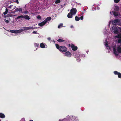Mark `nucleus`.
<instances>
[{
	"label": "nucleus",
	"mask_w": 121,
	"mask_h": 121,
	"mask_svg": "<svg viewBox=\"0 0 121 121\" xmlns=\"http://www.w3.org/2000/svg\"><path fill=\"white\" fill-rule=\"evenodd\" d=\"M59 50L61 52H65L67 51V49L65 46H61L59 48Z\"/></svg>",
	"instance_id": "7ed1b4c3"
},
{
	"label": "nucleus",
	"mask_w": 121,
	"mask_h": 121,
	"mask_svg": "<svg viewBox=\"0 0 121 121\" xmlns=\"http://www.w3.org/2000/svg\"><path fill=\"white\" fill-rule=\"evenodd\" d=\"M23 18V16L22 15H21L20 16H18V17H17V18H15V20H17V19H18L20 18Z\"/></svg>",
	"instance_id": "2eb2a0df"
},
{
	"label": "nucleus",
	"mask_w": 121,
	"mask_h": 121,
	"mask_svg": "<svg viewBox=\"0 0 121 121\" xmlns=\"http://www.w3.org/2000/svg\"><path fill=\"white\" fill-rule=\"evenodd\" d=\"M119 7L117 6H116L114 8V10L115 11H117L119 10Z\"/></svg>",
	"instance_id": "dca6fc26"
},
{
	"label": "nucleus",
	"mask_w": 121,
	"mask_h": 121,
	"mask_svg": "<svg viewBox=\"0 0 121 121\" xmlns=\"http://www.w3.org/2000/svg\"><path fill=\"white\" fill-rule=\"evenodd\" d=\"M33 33L34 34H35L36 33V32L35 31H34L33 32Z\"/></svg>",
	"instance_id": "e433bc0d"
},
{
	"label": "nucleus",
	"mask_w": 121,
	"mask_h": 121,
	"mask_svg": "<svg viewBox=\"0 0 121 121\" xmlns=\"http://www.w3.org/2000/svg\"><path fill=\"white\" fill-rule=\"evenodd\" d=\"M6 22L7 23H8V22H9V21L8 20H6Z\"/></svg>",
	"instance_id": "ea45409f"
},
{
	"label": "nucleus",
	"mask_w": 121,
	"mask_h": 121,
	"mask_svg": "<svg viewBox=\"0 0 121 121\" xmlns=\"http://www.w3.org/2000/svg\"><path fill=\"white\" fill-rule=\"evenodd\" d=\"M8 9H7V8H6L5 9V12H4L3 13V14L4 15L8 13Z\"/></svg>",
	"instance_id": "412c9836"
},
{
	"label": "nucleus",
	"mask_w": 121,
	"mask_h": 121,
	"mask_svg": "<svg viewBox=\"0 0 121 121\" xmlns=\"http://www.w3.org/2000/svg\"><path fill=\"white\" fill-rule=\"evenodd\" d=\"M48 40H51V38H50V37H49V38H48Z\"/></svg>",
	"instance_id": "4c0bfd02"
},
{
	"label": "nucleus",
	"mask_w": 121,
	"mask_h": 121,
	"mask_svg": "<svg viewBox=\"0 0 121 121\" xmlns=\"http://www.w3.org/2000/svg\"><path fill=\"white\" fill-rule=\"evenodd\" d=\"M117 51L119 53L121 52V43L120 46L119 45H115L113 48V51L114 53L116 55H118Z\"/></svg>",
	"instance_id": "f257e3e1"
},
{
	"label": "nucleus",
	"mask_w": 121,
	"mask_h": 121,
	"mask_svg": "<svg viewBox=\"0 0 121 121\" xmlns=\"http://www.w3.org/2000/svg\"><path fill=\"white\" fill-rule=\"evenodd\" d=\"M112 13L115 16H118V13L117 12L115 11H113Z\"/></svg>",
	"instance_id": "f3484780"
},
{
	"label": "nucleus",
	"mask_w": 121,
	"mask_h": 121,
	"mask_svg": "<svg viewBox=\"0 0 121 121\" xmlns=\"http://www.w3.org/2000/svg\"><path fill=\"white\" fill-rule=\"evenodd\" d=\"M60 0H56L55 2V3L57 4L60 3Z\"/></svg>",
	"instance_id": "b1692460"
},
{
	"label": "nucleus",
	"mask_w": 121,
	"mask_h": 121,
	"mask_svg": "<svg viewBox=\"0 0 121 121\" xmlns=\"http://www.w3.org/2000/svg\"><path fill=\"white\" fill-rule=\"evenodd\" d=\"M51 19V17H49L46 18L44 21L46 23L48 21L50 20Z\"/></svg>",
	"instance_id": "ddd939ff"
},
{
	"label": "nucleus",
	"mask_w": 121,
	"mask_h": 121,
	"mask_svg": "<svg viewBox=\"0 0 121 121\" xmlns=\"http://www.w3.org/2000/svg\"><path fill=\"white\" fill-rule=\"evenodd\" d=\"M114 32L115 34H118L119 33L118 31H114Z\"/></svg>",
	"instance_id": "7c9ffc66"
},
{
	"label": "nucleus",
	"mask_w": 121,
	"mask_h": 121,
	"mask_svg": "<svg viewBox=\"0 0 121 121\" xmlns=\"http://www.w3.org/2000/svg\"><path fill=\"white\" fill-rule=\"evenodd\" d=\"M71 47L72 48V49L74 51L76 50L77 49V48L76 46H75L74 45L72 44L71 45Z\"/></svg>",
	"instance_id": "f8f14e48"
},
{
	"label": "nucleus",
	"mask_w": 121,
	"mask_h": 121,
	"mask_svg": "<svg viewBox=\"0 0 121 121\" xmlns=\"http://www.w3.org/2000/svg\"><path fill=\"white\" fill-rule=\"evenodd\" d=\"M119 22V19H116L112 21V23L113 25H116V23Z\"/></svg>",
	"instance_id": "0eeeda50"
},
{
	"label": "nucleus",
	"mask_w": 121,
	"mask_h": 121,
	"mask_svg": "<svg viewBox=\"0 0 121 121\" xmlns=\"http://www.w3.org/2000/svg\"><path fill=\"white\" fill-rule=\"evenodd\" d=\"M69 46H70V44H69Z\"/></svg>",
	"instance_id": "37998d69"
},
{
	"label": "nucleus",
	"mask_w": 121,
	"mask_h": 121,
	"mask_svg": "<svg viewBox=\"0 0 121 121\" xmlns=\"http://www.w3.org/2000/svg\"><path fill=\"white\" fill-rule=\"evenodd\" d=\"M118 73H118L117 71H115L114 72V73L115 74H118Z\"/></svg>",
	"instance_id": "72a5a7b5"
},
{
	"label": "nucleus",
	"mask_w": 121,
	"mask_h": 121,
	"mask_svg": "<svg viewBox=\"0 0 121 121\" xmlns=\"http://www.w3.org/2000/svg\"><path fill=\"white\" fill-rule=\"evenodd\" d=\"M22 31H8L9 33H18L21 32Z\"/></svg>",
	"instance_id": "6e6552de"
},
{
	"label": "nucleus",
	"mask_w": 121,
	"mask_h": 121,
	"mask_svg": "<svg viewBox=\"0 0 121 121\" xmlns=\"http://www.w3.org/2000/svg\"><path fill=\"white\" fill-rule=\"evenodd\" d=\"M56 48L57 49H59V48H60V47L59 45H58V44H56Z\"/></svg>",
	"instance_id": "bb28decb"
},
{
	"label": "nucleus",
	"mask_w": 121,
	"mask_h": 121,
	"mask_svg": "<svg viewBox=\"0 0 121 121\" xmlns=\"http://www.w3.org/2000/svg\"><path fill=\"white\" fill-rule=\"evenodd\" d=\"M57 41L59 42H63L64 41V40L62 39H58L57 40Z\"/></svg>",
	"instance_id": "4be33fe9"
},
{
	"label": "nucleus",
	"mask_w": 121,
	"mask_h": 121,
	"mask_svg": "<svg viewBox=\"0 0 121 121\" xmlns=\"http://www.w3.org/2000/svg\"><path fill=\"white\" fill-rule=\"evenodd\" d=\"M107 43H108V42L107 41V40H105L104 42V44H105V45L106 47H107L108 46V44H107Z\"/></svg>",
	"instance_id": "393cba45"
},
{
	"label": "nucleus",
	"mask_w": 121,
	"mask_h": 121,
	"mask_svg": "<svg viewBox=\"0 0 121 121\" xmlns=\"http://www.w3.org/2000/svg\"><path fill=\"white\" fill-rule=\"evenodd\" d=\"M37 18L38 19L41 20V18L40 15H39L37 16Z\"/></svg>",
	"instance_id": "a878e982"
},
{
	"label": "nucleus",
	"mask_w": 121,
	"mask_h": 121,
	"mask_svg": "<svg viewBox=\"0 0 121 121\" xmlns=\"http://www.w3.org/2000/svg\"><path fill=\"white\" fill-rule=\"evenodd\" d=\"M63 23H60V24L58 26V28H61L62 27H63Z\"/></svg>",
	"instance_id": "aec40b11"
},
{
	"label": "nucleus",
	"mask_w": 121,
	"mask_h": 121,
	"mask_svg": "<svg viewBox=\"0 0 121 121\" xmlns=\"http://www.w3.org/2000/svg\"><path fill=\"white\" fill-rule=\"evenodd\" d=\"M120 34L115 36V38L116 40H118V43L121 42V31L119 32Z\"/></svg>",
	"instance_id": "f03ea898"
},
{
	"label": "nucleus",
	"mask_w": 121,
	"mask_h": 121,
	"mask_svg": "<svg viewBox=\"0 0 121 121\" xmlns=\"http://www.w3.org/2000/svg\"><path fill=\"white\" fill-rule=\"evenodd\" d=\"M65 56L68 57L70 56L71 55L70 53L68 51L66 52L65 53Z\"/></svg>",
	"instance_id": "9d476101"
},
{
	"label": "nucleus",
	"mask_w": 121,
	"mask_h": 121,
	"mask_svg": "<svg viewBox=\"0 0 121 121\" xmlns=\"http://www.w3.org/2000/svg\"><path fill=\"white\" fill-rule=\"evenodd\" d=\"M46 23L44 21L43 22L39 23L38 24V25L39 26L41 27L43 26Z\"/></svg>",
	"instance_id": "1a4fd4ad"
},
{
	"label": "nucleus",
	"mask_w": 121,
	"mask_h": 121,
	"mask_svg": "<svg viewBox=\"0 0 121 121\" xmlns=\"http://www.w3.org/2000/svg\"><path fill=\"white\" fill-rule=\"evenodd\" d=\"M40 46L42 48H44L45 46L44 45L43 43L40 44Z\"/></svg>",
	"instance_id": "5701e85b"
},
{
	"label": "nucleus",
	"mask_w": 121,
	"mask_h": 121,
	"mask_svg": "<svg viewBox=\"0 0 121 121\" xmlns=\"http://www.w3.org/2000/svg\"><path fill=\"white\" fill-rule=\"evenodd\" d=\"M118 77L119 78H120L121 77V74L120 73H118Z\"/></svg>",
	"instance_id": "2f4dec72"
},
{
	"label": "nucleus",
	"mask_w": 121,
	"mask_h": 121,
	"mask_svg": "<svg viewBox=\"0 0 121 121\" xmlns=\"http://www.w3.org/2000/svg\"><path fill=\"white\" fill-rule=\"evenodd\" d=\"M36 44L37 46H39V44Z\"/></svg>",
	"instance_id": "79ce46f5"
},
{
	"label": "nucleus",
	"mask_w": 121,
	"mask_h": 121,
	"mask_svg": "<svg viewBox=\"0 0 121 121\" xmlns=\"http://www.w3.org/2000/svg\"><path fill=\"white\" fill-rule=\"evenodd\" d=\"M80 19L81 20H82L83 19V16H81L80 17Z\"/></svg>",
	"instance_id": "f704fd0d"
},
{
	"label": "nucleus",
	"mask_w": 121,
	"mask_h": 121,
	"mask_svg": "<svg viewBox=\"0 0 121 121\" xmlns=\"http://www.w3.org/2000/svg\"><path fill=\"white\" fill-rule=\"evenodd\" d=\"M23 28L24 29H21L19 30H29L30 29H35V28H37V27H23Z\"/></svg>",
	"instance_id": "20e7f679"
},
{
	"label": "nucleus",
	"mask_w": 121,
	"mask_h": 121,
	"mask_svg": "<svg viewBox=\"0 0 121 121\" xmlns=\"http://www.w3.org/2000/svg\"><path fill=\"white\" fill-rule=\"evenodd\" d=\"M119 28L116 25H114L112 26V29L113 30H119Z\"/></svg>",
	"instance_id": "423d86ee"
},
{
	"label": "nucleus",
	"mask_w": 121,
	"mask_h": 121,
	"mask_svg": "<svg viewBox=\"0 0 121 121\" xmlns=\"http://www.w3.org/2000/svg\"><path fill=\"white\" fill-rule=\"evenodd\" d=\"M73 14L71 12L69 13L67 15V17L68 18H71L73 17Z\"/></svg>",
	"instance_id": "9b49d317"
},
{
	"label": "nucleus",
	"mask_w": 121,
	"mask_h": 121,
	"mask_svg": "<svg viewBox=\"0 0 121 121\" xmlns=\"http://www.w3.org/2000/svg\"><path fill=\"white\" fill-rule=\"evenodd\" d=\"M23 18L26 20H29L30 19L29 16L28 15H26L23 16Z\"/></svg>",
	"instance_id": "4468645a"
},
{
	"label": "nucleus",
	"mask_w": 121,
	"mask_h": 121,
	"mask_svg": "<svg viewBox=\"0 0 121 121\" xmlns=\"http://www.w3.org/2000/svg\"><path fill=\"white\" fill-rule=\"evenodd\" d=\"M16 2L17 4H18L19 2L18 1V0H16Z\"/></svg>",
	"instance_id": "c9c22d12"
},
{
	"label": "nucleus",
	"mask_w": 121,
	"mask_h": 121,
	"mask_svg": "<svg viewBox=\"0 0 121 121\" xmlns=\"http://www.w3.org/2000/svg\"><path fill=\"white\" fill-rule=\"evenodd\" d=\"M19 11L20 12H21V13H22V8H20L19 9H18Z\"/></svg>",
	"instance_id": "c756f323"
},
{
	"label": "nucleus",
	"mask_w": 121,
	"mask_h": 121,
	"mask_svg": "<svg viewBox=\"0 0 121 121\" xmlns=\"http://www.w3.org/2000/svg\"><path fill=\"white\" fill-rule=\"evenodd\" d=\"M75 19L76 21H78L80 20V17L77 16H76L75 17Z\"/></svg>",
	"instance_id": "6ab92c4d"
},
{
	"label": "nucleus",
	"mask_w": 121,
	"mask_h": 121,
	"mask_svg": "<svg viewBox=\"0 0 121 121\" xmlns=\"http://www.w3.org/2000/svg\"><path fill=\"white\" fill-rule=\"evenodd\" d=\"M28 13V11L27 10H26L23 12V13H24L25 14H27Z\"/></svg>",
	"instance_id": "473e14b6"
},
{
	"label": "nucleus",
	"mask_w": 121,
	"mask_h": 121,
	"mask_svg": "<svg viewBox=\"0 0 121 121\" xmlns=\"http://www.w3.org/2000/svg\"><path fill=\"white\" fill-rule=\"evenodd\" d=\"M77 10L76 8H73L70 10V12L73 15L75 14L77 12Z\"/></svg>",
	"instance_id": "39448f33"
},
{
	"label": "nucleus",
	"mask_w": 121,
	"mask_h": 121,
	"mask_svg": "<svg viewBox=\"0 0 121 121\" xmlns=\"http://www.w3.org/2000/svg\"><path fill=\"white\" fill-rule=\"evenodd\" d=\"M119 30H121V27H120L119 28Z\"/></svg>",
	"instance_id": "a19ab883"
},
{
	"label": "nucleus",
	"mask_w": 121,
	"mask_h": 121,
	"mask_svg": "<svg viewBox=\"0 0 121 121\" xmlns=\"http://www.w3.org/2000/svg\"><path fill=\"white\" fill-rule=\"evenodd\" d=\"M18 11H19L18 8H17L14 11V12L15 13V12H18Z\"/></svg>",
	"instance_id": "c85d7f7f"
},
{
	"label": "nucleus",
	"mask_w": 121,
	"mask_h": 121,
	"mask_svg": "<svg viewBox=\"0 0 121 121\" xmlns=\"http://www.w3.org/2000/svg\"><path fill=\"white\" fill-rule=\"evenodd\" d=\"M0 117L1 118H3L5 117V116L4 114L0 113Z\"/></svg>",
	"instance_id": "a211bd4d"
},
{
	"label": "nucleus",
	"mask_w": 121,
	"mask_h": 121,
	"mask_svg": "<svg viewBox=\"0 0 121 121\" xmlns=\"http://www.w3.org/2000/svg\"><path fill=\"white\" fill-rule=\"evenodd\" d=\"M120 0H114V2L115 3H117L119 2Z\"/></svg>",
	"instance_id": "cd10ccee"
},
{
	"label": "nucleus",
	"mask_w": 121,
	"mask_h": 121,
	"mask_svg": "<svg viewBox=\"0 0 121 121\" xmlns=\"http://www.w3.org/2000/svg\"><path fill=\"white\" fill-rule=\"evenodd\" d=\"M109 48L110 49V48Z\"/></svg>",
	"instance_id": "c03bdc74"
},
{
	"label": "nucleus",
	"mask_w": 121,
	"mask_h": 121,
	"mask_svg": "<svg viewBox=\"0 0 121 121\" xmlns=\"http://www.w3.org/2000/svg\"><path fill=\"white\" fill-rule=\"evenodd\" d=\"M70 27L71 28H73V25H71V26Z\"/></svg>",
	"instance_id": "58836bf2"
}]
</instances>
